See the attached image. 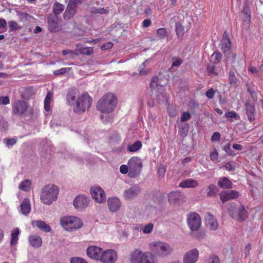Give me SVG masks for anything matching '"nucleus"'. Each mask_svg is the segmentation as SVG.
<instances>
[{"mask_svg": "<svg viewBox=\"0 0 263 263\" xmlns=\"http://www.w3.org/2000/svg\"><path fill=\"white\" fill-rule=\"evenodd\" d=\"M130 263H158L155 254L150 251L143 252L140 249H135L129 257Z\"/></svg>", "mask_w": 263, "mask_h": 263, "instance_id": "1", "label": "nucleus"}, {"mask_svg": "<svg viewBox=\"0 0 263 263\" xmlns=\"http://www.w3.org/2000/svg\"><path fill=\"white\" fill-rule=\"evenodd\" d=\"M59 193L58 186L51 184L46 185L42 189L40 200L43 204L50 205L57 199Z\"/></svg>", "mask_w": 263, "mask_h": 263, "instance_id": "2", "label": "nucleus"}, {"mask_svg": "<svg viewBox=\"0 0 263 263\" xmlns=\"http://www.w3.org/2000/svg\"><path fill=\"white\" fill-rule=\"evenodd\" d=\"M117 104V99L112 93H107L98 102L97 108L98 110L103 113L112 112Z\"/></svg>", "mask_w": 263, "mask_h": 263, "instance_id": "3", "label": "nucleus"}, {"mask_svg": "<svg viewBox=\"0 0 263 263\" xmlns=\"http://www.w3.org/2000/svg\"><path fill=\"white\" fill-rule=\"evenodd\" d=\"M92 101V98L87 92L83 93L78 98L73 107L74 112L79 114L84 113L90 108Z\"/></svg>", "mask_w": 263, "mask_h": 263, "instance_id": "4", "label": "nucleus"}, {"mask_svg": "<svg viewBox=\"0 0 263 263\" xmlns=\"http://www.w3.org/2000/svg\"><path fill=\"white\" fill-rule=\"evenodd\" d=\"M149 247L156 255L159 257H165L170 255L173 251V248L168 243L163 241L152 242Z\"/></svg>", "mask_w": 263, "mask_h": 263, "instance_id": "5", "label": "nucleus"}, {"mask_svg": "<svg viewBox=\"0 0 263 263\" xmlns=\"http://www.w3.org/2000/svg\"><path fill=\"white\" fill-rule=\"evenodd\" d=\"M60 223L64 229L69 231L80 229L83 226L82 221L74 216L63 217L61 219Z\"/></svg>", "mask_w": 263, "mask_h": 263, "instance_id": "6", "label": "nucleus"}, {"mask_svg": "<svg viewBox=\"0 0 263 263\" xmlns=\"http://www.w3.org/2000/svg\"><path fill=\"white\" fill-rule=\"evenodd\" d=\"M127 164L129 167L128 174L129 177H136L140 174L142 167V163L139 158L137 157L131 158L128 161Z\"/></svg>", "mask_w": 263, "mask_h": 263, "instance_id": "7", "label": "nucleus"}, {"mask_svg": "<svg viewBox=\"0 0 263 263\" xmlns=\"http://www.w3.org/2000/svg\"><path fill=\"white\" fill-rule=\"evenodd\" d=\"M151 88L152 93L157 95V99L159 101H164L166 100L165 93L163 92L158 93V91L160 92L163 89V85L159 82V79L157 76L153 77L151 83Z\"/></svg>", "mask_w": 263, "mask_h": 263, "instance_id": "8", "label": "nucleus"}, {"mask_svg": "<svg viewBox=\"0 0 263 263\" xmlns=\"http://www.w3.org/2000/svg\"><path fill=\"white\" fill-rule=\"evenodd\" d=\"M187 222L191 231H197L201 225V219L196 213L191 212L187 216Z\"/></svg>", "mask_w": 263, "mask_h": 263, "instance_id": "9", "label": "nucleus"}, {"mask_svg": "<svg viewBox=\"0 0 263 263\" xmlns=\"http://www.w3.org/2000/svg\"><path fill=\"white\" fill-rule=\"evenodd\" d=\"M167 197L169 203L174 205H180L185 202V195L178 191L171 192Z\"/></svg>", "mask_w": 263, "mask_h": 263, "instance_id": "10", "label": "nucleus"}, {"mask_svg": "<svg viewBox=\"0 0 263 263\" xmlns=\"http://www.w3.org/2000/svg\"><path fill=\"white\" fill-rule=\"evenodd\" d=\"M90 192L92 198L98 203H102L106 201V195L103 189L99 186L91 187Z\"/></svg>", "mask_w": 263, "mask_h": 263, "instance_id": "11", "label": "nucleus"}, {"mask_svg": "<svg viewBox=\"0 0 263 263\" xmlns=\"http://www.w3.org/2000/svg\"><path fill=\"white\" fill-rule=\"evenodd\" d=\"M117 257V254L115 250L108 249L103 251L100 261L102 263H115Z\"/></svg>", "mask_w": 263, "mask_h": 263, "instance_id": "12", "label": "nucleus"}, {"mask_svg": "<svg viewBox=\"0 0 263 263\" xmlns=\"http://www.w3.org/2000/svg\"><path fill=\"white\" fill-rule=\"evenodd\" d=\"M140 187L138 185H133L123 192V198L126 200H132L137 197L141 193Z\"/></svg>", "mask_w": 263, "mask_h": 263, "instance_id": "13", "label": "nucleus"}, {"mask_svg": "<svg viewBox=\"0 0 263 263\" xmlns=\"http://www.w3.org/2000/svg\"><path fill=\"white\" fill-rule=\"evenodd\" d=\"M28 107L26 102L23 100H17L12 104V111L18 116L23 115Z\"/></svg>", "mask_w": 263, "mask_h": 263, "instance_id": "14", "label": "nucleus"}, {"mask_svg": "<svg viewBox=\"0 0 263 263\" xmlns=\"http://www.w3.org/2000/svg\"><path fill=\"white\" fill-rule=\"evenodd\" d=\"M89 198L84 195H78L74 199L73 204L74 208L82 210L88 206Z\"/></svg>", "mask_w": 263, "mask_h": 263, "instance_id": "15", "label": "nucleus"}, {"mask_svg": "<svg viewBox=\"0 0 263 263\" xmlns=\"http://www.w3.org/2000/svg\"><path fill=\"white\" fill-rule=\"evenodd\" d=\"M199 252L197 249H193L187 252L183 256V263H195L198 259Z\"/></svg>", "mask_w": 263, "mask_h": 263, "instance_id": "16", "label": "nucleus"}, {"mask_svg": "<svg viewBox=\"0 0 263 263\" xmlns=\"http://www.w3.org/2000/svg\"><path fill=\"white\" fill-rule=\"evenodd\" d=\"M103 250L96 246L89 247L86 250L87 255L90 258L95 260L100 261Z\"/></svg>", "mask_w": 263, "mask_h": 263, "instance_id": "17", "label": "nucleus"}, {"mask_svg": "<svg viewBox=\"0 0 263 263\" xmlns=\"http://www.w3.org/2000/svg\"><path fill=\"white\" fill-rule=\"evenodd\" d=\"M231 215L234 218L239 221H243L248 218V214L244 206L241 205L234 213H232Z\"/></svg>", "mask_w": 263, "mask_h": 263, "instance_id": "18", "label": "nucleus"}, {"mask_svg": "<svg viewBox=\"0 0 263 263\" xmlns=\"http://www.w3.org/2000/svg\"><path fill=\"white\" fill-rule=\"evenodd\" d=\"M238 193L234 190H228L220 193V199L223 203L231 200L235 199L238 197Z\"/></svg>", "mask_w": 263, "mask_h": 263, "instance_id": "19", "label": "nucleus"}, {"mask_svg": "<svg viewBox=\"0 0 263 263\" xmlns=\"http://www.w3.org/2000/svg\"><path fill=\"white\" fill-rule=\"evenodd\" d=\"M205 223L210 230L215 231L218 228V223L216 219L210 213H207L205 216Z\"/></svg>", "mask_w": 263, "mask_h": 263, "instance_id": "20", "label": "nucleus"}, {"mask_svg": "<svg viewBox=\"0 0 263 263\" xmlns=\"http://www.w3.org/2000/svg\"><path fill=\"white\" fill-rule=\"evenodd\" d=\"M107 202L109 209L112 212L118 210L121 205L120 200L116 197L108 198Z\"/></svg>", "mask_w": 263, "mask_h": 263, "instance_id": "21", "label": "nucleus"}, {"mask_svg": "<svg viewBox=\"0 0 263 263\" xmlns=\"http://www.w3.org/2000/svg\"><path fill=\"white\" fill-rule=\"evenodd\" d=\"M198 185V182L192 179H186L179 184V186L183 188H194Z\"/></svg>", "mask_w": 263, "mask_h": 263, "instance_id": "22", "label": "nucleus"}, {"mask_svg": "<svg viewBox=\"0 0 263 263\" xmlns=\"http://www.w3.org/2000/svg\"><path fill=\"white\" fill-rule=\"evenodd\" d=\"M246 114L248 119L250 122H252L255 119V107L254 104L246 103L245 104Z\"/></svg>", "mask_w": 263, "mask_h": 263, "instance_id": "23", "label": "nucleus"}, {"mask_svg": "<svg viewBox=\"0 0 263 263\" xmlns=\"http://www.w3.org/2000/svg\"><path fill=\"white\" fill-rule=\"evenodd\" d=\"M20 210L22 214L27 215L31 210V204L29 199L25 198L24 199L20 205Z\"/></svg>", "mask_w": 263, "mask_h": 263, "instance_id": "24", "label": "nucleus"}, {"mask_svg": "<svg viewBox=\"0 0 263 263\" xmlns=\"http://www.w3.org/2000/svg\"><path fill=\"white\" fill-rule=\"evenodd\" d=\"M77 6L69 2L66 9L64 13L65 19H69L72 17L76 13Z\"/></svg>", "mask_w": 263, "mask_h": 263, "instance_id": "25", "label": "nucleus"}, {"mask_svg": "<svg viewBox=\"0 0 263 263\" xmlns=\"http://www.w3.org/2000/svg\"><path fill=\"white\" fill-rule=\"evenodd\" d=\"M48 25L49 30L51 31H56L58 30L57 16L50 15L48 18Z\"/></svg>", "mask_w": 263, "mask_h": 263, "instance_id": "26", "label": "nucleus"}, {"mask_svg": "<svg viewBox=\"0 0 263 263\" xmlns=\"http://www.w3.org/2000/svg\"><path fill=\"white\" fill-rule=\"evenodd\" d=\"M221 43L222 51L224 52L228 51L231 48V43L230 41L229 35L226 32H225L223 34Z\"/></svg>", "mask_w": 263, "mask_h": 263, "instance_id": "27", "label": "nucleus"}, {"mask_svg": "<svg viewBox=\"0 0 263 263\" xmlns=\"http://www.w3.org/2000/svg\"><path fill=\"white\" fill-rule=\"evenodd\" d=\"M32 224L33 226H36L40 230L46 233L49 232L51 230L50 227L42 220L33 221H32Z\"/></svg>", "mask_w": 263, "mask_h": 263, "instance_id": "28", "label": "nucleus"}, {"mask_svg": "<svg viewBox=\"0 0 263 263\" xmlns=\"http://www.w3.org/2000/svg\"><path fill=\"white\" fill-rule=\"evenodd\" d=\"M29 241L30 245L34 248H40L42 244V238L36 235H32L29 237Z\"/></svg>", "mask_w": 263, "mask_h": 263, "instance_id": "29", "label": "nucleus"}, {"mask_svg": "<svg viewBox=\"0 0 263 263\" xmlns=\"http://www.w3.org/2000/svg\"><path fill=\"white\" fill-rule=\"evenodd\" d=\"M20 233V231L18 228H15L12 230L11 234V239H10V246H15L18 239V235Z\"/></svg>", "mask_w": 263, "mask_h": 263, "instance_id": "30", "label": "nucleus"}, {"mask_svg": "<svg viewBox=\"0 0 263 263\" xmlns=\"http://www.w3.org/2000/svg\"><path fill=\"white\" fill-rule=\"evenodd\" d=\"M218 184L222 188L229 189L232 187V182L227 177L221 178L218 181Z\"/></svg>", "mask_w": 263, "mask_h": 263, "instance_id": "31", "label": "nucleus"}, {"mask_svg": "<svg viewBox=\"0 0 263 263\" xmlns=\"http://www.w3.org/2000/svg\"><path fill=\"white\" fill-rule=\"evenodd\" d=\"M52 94L50 92H48L44 100V109L47 112L49 111L51 109L50 103L52 100Z\"/></svg>", "mask_w": 263, "mask_h": 263, "instance_id": "32", "label": "nucleus"}, {"mask_svg": "<svg viewBox=\"0 0 263 263\" xmlns=\"http://www.w3.org/2000/svg\"><path fill=\"white\" fill-rule=\"evenodd\" d=\"M64 8L65 6L64 5L55 2L53 4L52 12L55 16H57L58 15L61 14L63 11Z\"/></svg>", "mask_w": 263, "mask_h": 263, "instance_id": "33", "label": "nucleus"}, {"mask_svg": "<svg viewBox=\"0 0 263 263\" xmlns=\"http://www.w3.org/2000/svg\"><path fill=\"white\" fill-rule=\"evenodd\" d=\"M141 147V142L140 141H137L134 144L128 145L127 149L131 152H136L140 149Z\"/></svg>", "mask_w": 263, "mask_h": 263, "instance_id": "34", "label": "nucleus"}, {"mask_svg": "<svg viewBox=\"0 0 263 263\" xmlns=\"http://www.w3.org/2000/svg\"><path fill=\"white\" fill-rule=\"evenodd\" d=\"M31 185V181L29 180L26 179L21 182L18 187L20 190L25 192L29 190Z\"/></svg>", "mask_w": 263, "mask_h": 263, "instance_id": "35", "label": "nucleus"}, {"mask_svg": "<svg viewBox=\"0 0 263 263\" xmlns=\"http://www.w3.org/2000/svg\"><path fill=\"white\" fill-rule=\"evenodd\" d=\"M168 35V33L164 28H161L157 30V37L159 40H163L165 37H167Z\"/></svg>", "mask_w": 263, "mask_h": 263, "instance_id": "36", "label": "nucleus"}, {"mask_svg": "<svg viewBox=\"0 0 263 263\" xmlns=\"http://www.w3.org/2000/svg\"><path fill=\"white\" fill-rule=\"evenodd\" d=\"M217 192V187L213 184L209 185L206 189L207 195L210 197L214 196Z\"/></svg>", "mask_w": 263, "mask_h": 263, "instance_id": "37", "label": "nucleus"}, {"mask_svg": "<svg viewBox=\"0 0 263 263\" xmlns=\"http://www.w3.org/2000/svg\"><path fill=\"white\" fill-rule=\"evenodd\" d=\"M172 64L171 69L172 71H175L173 69L174 67H179L182 63V60L180 58H174L172 60Z\"/></svg>", "mask_w": 263, "mask_h": 263, "instance_id": "38", "label": "nucleus"}, {"mask_svg": "<svg viewBox=\"0 0 263 263\" xmlns=\"http://www.w3.org/2000/svg\"><path fill=\"white\" fill-rule=\"evenodd\" d=\"M154 229V224L152 223H148L143 227L142 232L144 234H150L152 232Z\"/></svg>", "mask_w": 263, "mask_h": 263, "instance_id": "39", "label": "nucleus"}, {"mask_svg": "<svg viewBox=\"0 0 263 263\" xmlns=\"http://www.w3.org/2000/svg\"><path fill=\"white\" fill-rule=\"evenodd\" d=\"M176 31L178 36H182L184 32L183 26L180 23H176Z\"/></svg>", "mask_w": 263, "mask_h": 263, "instance_id": "40", "label": "nucleus"}, {"mask_svg": "<svg viewBox=\"0 0 263 263\" xmlns=\"http://www.w3.org/2000/svg\"><path fill=\"white\" fill-rule=\"evenodd\" d=\"M229 83L231 85H236L237 83V79L233 71H230L229 76Z\"/></svg>", "mask_w": 263, "mask_h": 263, "instance_id": "41", "label": "nucleus"}, {"mask_svg": "<svg viewBox=\"0 0 263 263\" xmlns=\"http://www.w3.org/2000/svg\"><path fill=\"white\" fill-rule=\"evenodd\" d=\"M70 70H71V68H62L60 69L54 71L53 74L54 75L63 74L66 72H68Z\"/></svg>", "mask_w": 263, "mask_h": 263, "instance_id": "42", "label": "nucleus"}, {"mask_svg": "<svg viewBox=\"0 0 263 263\" xmlns=\"http://www.w3.org/2000/svg\"><path fill=\"white\" fill-rule=\"evenodd\" d=\"M92 12L95 13L108 14V11L103 8H94Z\"/></svg>", "mask_w": 263, "mask_h": 263, "instance_id": "43", "label": "nucleus"}, {"mask_svg": "<svg viewBox=\"0 0 263 263\" xmlns=\"http://www.w3.org/2000/svg\"><path fill=\"white\" fill-rule=\"evenodd\" d=\"M8 23L11 31L16 30L19 28L17 23L15 21H10Z\"/></svg>", "mask_w": 263, "mask_h": 263, "instance_id": "44", "label": "nucleus"}, {"mask_svg": "<svg viewBox=\"0 0 263 263\" xmlns=\"http://www.w3.org/2000/svg\"><path fill=\"white\" fill-rule=\"evenodd\" d=\"M76 92L75 91H72L69 92L67 95V101L70 103L71 102L73 101L76 99Z\"/></svg>", "mask_w": 263, "mask_h": 263, "instance_id": "45", "label": "nucleus"}, {"mask_svg": "<svg viewBox=\"0 0 263 263\" xmlns=\"http://www.w3.org/2000/svg\"><path fill=\"white\" fill-rule=\"evenodd\" d=\"M70 263H88L86 261H85L83 258L74 257L71 258Z\"/></svg>", "mask_w": 263, "mask_h": 263, "instance_id": "46", "label": "nucleus"}, {"mask_svg": "<svg viewBox=\"0 0 263 263\" xmlns=\"http://www.w3.org/2000/svg\"><path fill=\"white\" fill-rule=\"evenodd\" d=\"M129 171V165H126L125 164H123L120 167V172L121 173L123 174H126L127 173H128Z\"/></svg>", "mask_w": 263, "mask_h": 263, "instance_id": "47", "label": "nucleus"}, {"mask_svg": "<svg viewBox=\"0 0 263 263\" xmlns=\"http://www.w3.org/2000/svg\"><path fill=\"white\" fill-rule=\"evenodd\" d=\"M215 66L213 65H208L207 67V71L209 74L212 76H216L217 74L214 71Z\"/></svg>", "mask_w": 263, "mask_h": 263, "instance_id": "48", "label": "nucleus"}, {"mask_svg": "<svg viewBox=\"0 0 263 263\" xmlns=\"http://www.w3.org/2000/svg\"><path fill=\"white\" fill-rule=\"evenodd\" d=\"M211 58L214 60L215 63H218L221 60V55L220 53H214L212 55Z\"/></svg>", "mask_w": 263, "mask_h": 263, "instance_id": "49", "label": "nucleus"}, {"mask_svg": "<svg viewBox=\"0 0 263 263\" xmlns=\"http://www.w3.org/2000/svg\"><path fill=\"white\" fill-rule=\"evenodd\" d=\"M81 52L86 55H91L93 53V49L91 48H84L81 49Z\"/></svg>", "mask_w": 263, "mask_h": 263, "instance_id": "50", "label": "nucleus"}, {"mask_svg": "<svg viewBox=\"0 0 263 263\" xmlns=\"http://www.w3.org/2000/svg\"><path fill=\"white\" fill-rule=\"evenodd\" d=\"M238 116L234 111H229L225 114L224 116L228 119L235 118Z\"/></svg>", "mask_w": 263, "mask_h": 263, "instance_id": "51", "label": "nucleus"}, {"mask_svg": "<svg viewBox=\"0 0 263 263\" xmlns=\"http://www.w3.org/2000/svg\"><path fill=\"white\" fill-rule=\"evenodd\" d=\"M10 99L8 97L2 96L0 97V104L7 105L9 104Z\"/></svg>", "mask_w": 263, "mask_h": 263, "instance_id": "52", "label": "nucleus"}, {"mask_svg": "<svg viewBox=\"0 0 263 263\" xmlns=\"http://www.w3.org/2000/svg\"><path fill=\"white\" fill-rule=\"evenodd\" d=\"M191 118V115L189 112H184L181 117V121L185 122L189 120Z\"/></svg>", "mask_w": 263, "mask_h": 263, "instance_id": "53", "label": "nucleus"}, {"mask_svg": "<svg viewBox=\"0 0 263 263\" xmlns=\"http://www.w3.org/2000/svg\"><path fill=\"white\" fill-rule=\"evenodd\" d=\"M242 13H243L247 16L249 21H250L251 17V13L248 5H245V6L243 7Z\"/></svg>", "mask_w": 263, "mask_h": 263, "instance_id": "54", "label": "nucleus"}, {"mask_svg": "<svg viewBox=\"0 0 263 263\" xmlns=\"http://www.w3.org/2000/svg\"><path fill=\"white\" fill-rule=\"evenodd\" d=\"M222 168H225L226 170L229 171H232L234 170V166L232 165L231 162H228L226 163Z\"/></svg>", "mask_w": 263, "mask_h": 263, "instance_id": "55", "label": "nucleus"}, {"mask_svg": "<svg viewBox=\"0 0 263 263\" xmlns=\"http://www.w3.org/2000/svg\"><path fill=\"white\" fill-rule=\"evenodd\" d=\"M218 158V154L216 150H215L214 152L211 153L210 154V159L213 161H217Z\"/></svg>", "mask_w": 263, "mask_h": 263, "instance_id": "56", "label": "nucleus"}, {"mask_svg": "<svg viewBox=\"0 0 263 263\" xmlns=\"http://www.w3.org/2000/svg\"><path fill=\"white\" fill-rule=\"evenodd\" d=\"M165 171L166 170L164 166L161 165L159 167L158 171L159 176L163 178L165 175Z\"/></svg>", "mask_w": 263, "mask_h": 263, "instance_id": "57", "label": "nucleus"}, {"mask_svg": "<svg viewBox=\"0 0 263 263\" xmlns=\"http://www.w3.org/2000/svg\"><path fill=\"white\" fill-rule=\"evenodd\" d=\"M220 138V134L218 132H215L211 137L212 141H218Z\"/></svg>", "mask_w": 263, "mask_h": 263, "instance_id": "58", "label": "nucleus"}, {"mask_svg": "<svg viewBox=\"0 0 263 263\" xmlns=\"http://www.w3.org/2000/svg\"><path fill=\"white\" fill-rule=\"evenodd\" d=\"M112 46H113V44L111 42H108V43H106V44L103 45L101 46V49L102 50H107V49H110L111 48H112Z\"/></svg>", "mask_w": 263, "mask_h": 263, "instance_id": "59", "label": "nucleus"}, {"mask_svg": "<svg viewBox=\"0 0 263 263\" xmlns=\"http://www.w3.org/2000/svg\"><path fill=\"white\" fill-rule=\"evenodd\" d=\"M205 95L209 99L213 98L214 97V91L213 89L211 88V89H209L206 92Z\"/></svg>", "mask_w": 263, "mask_h": 263, "instance_id": "60", "label": "nucleus"}, {"mask_svg": "<svg viewBox=\"0 0 263 263\" xmlns=\"http://www.w3.org/2000/svg\"><path fill=\"white\" fill-rule=\"evenodd\" d=\"M147 62V60L145 61L140 66L139 69V73L140 74H144L147 73L148 71L143 70V68L145 66V64Z\"/></svg>", "mask_w": 263, "mask_h": 263, "instance_id": "61", "label": "nucleus"}, {"mask_svg": "<svg viewBox=\"0 0 263 263\" xmlns=\"http://www.w3.org/2000/svg\"><path fill=\"white\" fill-rule=\"evenodd\" d=\"M251 249V243H248V244H247L246 245L245 248L244 250V253H245L246 256H248L249 254Z\"/></svg>", "mask_w": 263, "mask_h": 263, "instance_id": "62", "label": "nucleus"}, {"mask_svg": "<svg viewBox=\"0 0 263 263\" xmlns=\"http://www.w3.org/2000/svg\"><path fill=\"white\" fill-rule=\"evenodd\" d=\"M152 24V22L150 19H145L143 21L142 26L144 28L150 26Z\"/></svg>", "mask_w": 263, "mask_h": 263, "instance_id": "63", "label": "nucleus"}, {"mask_svg": "<svg viewBox=\"0 0 263 263\" xmlns=\"http://www.w3.org/2000/svg\"><path fill=\"white\" fill-rule=\"evenodd\" d=\"M168 112L170 116L175 117L177 114V111L173 108L170 107L168 108Z\"/></svg>", "mask_w": 263, "mask_h": 263, "instance_id": "64", "label": "nucleus"}]
</instances>
